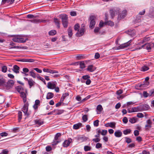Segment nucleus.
<instances>
[{
  "instance_id": "nucleus-38",
  "label": "nucleus",
  "mask_w": 154,
  "mask_h": 154,
  "mask_svg": "<svg viewBox=\"0 0 154 154\" xmlns=\"http://www.w3.org/2000/svg\"><path fill=\"white\" fill-rule=\"evenodd\" d=\"M149 69V68L148 66H144L142 67L141 68V70L142 71H145Z\"/></svg>"
},
{
  "instance_id": "nucleus-61",
  "label": "nucleus",
  "mask_w": 154,
  "mask_h": 154,
  "mask_svg": "<svg viewBox=\"0 0 154 154\" xmlns=\"http://www.w3.org/2000/svg\"><path fill=\"white\" fill-rule=\"evenodd\" d=\"M38 76H37V78H38L41 80L43 82L45 83V79L42 78V77L39 76L38 74H37Z\"/></svg>"
},
{
  "instance_id": "nucleus-55",
  "label": "nucleus",
  "mask_w": 154,
  "mask_h": 154,
  "mask_svg": "<svg viewBox=\"0 0 154 154\" xmlns=\"http://www.w3.org/2000/svg\"><path fill=\"white\" fill-rule=\"evenodd\" d=\"M8 152V151L6 149L3 150L0 154H7Z\"/></svg>"
},
{
  "instance_id": "nucleus-24",
  "label": "nucleus",
  "mask_w": 154,
  "mask_h": 154,
  "mask_svg": "<svg viewBox=\"0 0 154 154\" xmlns=\"http://www.w3.org/2000/svg\"><path fill=\"white\" fill-rule=\"evenodd\" d=\"M138 120V119L136 117H134L131 118L129 119V122L131 123H134L137 122Z\"/></svg>"
},
{
  "instance_id": "nucleus-37",
  "label": "nucleus",
  "mask_w": 154,
  "mask_h": 154,
  "mask_svg": "<svg viewBox=\"0 0 154 154\" xmlns=\"http://www.w3.org/2000/svg\"><path fill=\"white\" fill-rule=\"evenodd\" d=\"M150 39V38L149 37H145L142 41L141 43L143 44L145 42H146L149 41Z\"/></svg>"
},
{
  "instance_id": "nucleus-49",
  "label": "nucleus",
  "mask_w": 154,
  "mask_h": 154,
  "mask_svg": "<svg viewBox=\"0 0 154 154\" xmlns=\"http://www.w3.org/2000/svg\"><path fill=\"white\" fill-rule=\"evenodd\" d=\"M61 135V134L60 133H57L56 134L54 137V140H57L58 139V137H60Z\"/></svg>"
},
{
  "instance_id": "nucleus-3",
  "label": "nucleus",
  "mask_w": 154,
  "mask_h": 154,
  "mask_svg": "<svg viewBox=\"0 0 154 154\" xmlns=\"http://www.w3.org/2000/svg\"><path fill=\"white\" fill-rule=\"evenodd\" d=\"M12 40L14 42H25L26 41V39L22 38L19 36H17L14 37L12 38Z\"/></svg>"
},
{
  "instance_id": "nucleus-59",
  "label": "nucleus",
  "mask_w": 154,
  "mask_h": 154,
  "mask_svg": "<svg viewBox=\"0 0 154 154\" xmlns=\"http://www.w3.org/2000/svg\"><path fill=\"white\" fill-rule=\"evenodd\" d=\"M123 93V91L122 90H118L116 92V94L119 96V95L122 94Z\"/></svg>"
},
{
  "instance_id": "nucleus-13",
  "label": "nucleus",
  "mask_w": 154,
  "mask_h": 154,
  "mask_svg": "<svg viewBox=\"0 0 154 154\" xmlns=\"http://www.w3.org/2000/svg\"><path fill=\"white\" fill-rule=\"evenodd\" d=\"M72 141V139L71 138L68 140H65L63 143V146L65 147H67L69 145Z\"/></svg>"
},
{
  "instance_id": "nucleus-36",
  "label": "nucleus",
  "mask_w": 154,
  "mask_h": 154,
  "mask_svg": "<svg viewBox=\"0 0 154 154\" xmlns=\"http://www.w3.org/2000/svg\"><path fill=\"white\" fill-rule=\"evenodd\" d=\"M55 115H60L63 113V111L62 110L55 109Z\"/></svg>"
},
{
  "instance_id": "nucleus-60",
  "label": "nucleus",
  "mask_w": 154,
  "mask_h": 154,
  "mask_svg": "<svg viewBox=\"0 0 154 154\" xmlns=\"http://www.w3.org/2000/svg\"><path fill=\"white\" fill-rule=\"evenodd\" d=\"M102 147V144L100 143H98L96 144V147L97 149H99Z\"/></svg>"
},
{
  "instance_id": "nucleus-51",
  "label": "nucleus",
  "mask_w": 154,
  "mask_h": 154,
  "mask_svg": "<svg viewBox=\"0 0 154 154\" xmlns=\"http://www.w3.org/2000/svg\"><path fill=\"white\" fill-rule=\"evenodd\" d=\"M80 27L79 25L77 23L76 24L74 27V29L75 31H78L79 30V29Z\"/></svg>"
},
{
  "instance_id": "nucleus-54",
  "label": "nucleus",
  "mask_w": 154,
  "mask_h": 154,
  "mask_svg": "<svg viewBox=\"0 0 154 154\" xmlns=\"http://www.w3.org/2000/svg\"><path fill=\"white\" fill-rule=\"evenodd\" d=\"M107 133V130H102L101 134L102 135H105Z\"/></svg>"
},
{
  "instance_id": "nucleus-58",
  "label": "nucleus",
  "mask_w": 154,
  "mask_h": 154,
  "mask_svg": "<svg viewBox=\"0 0 154 154\" xmlns=\"http://www.w3.org/2000/svg\"><path fill=\"white\" fill-rule=\"evenodd\" d=\"M137 116L138 118H142L143 117L144 115L142 113H137Z\"/></svg>"
},
{
  "instance_id": "nucleus-43",
  "label": "nucleus",
  "mask_w": 154,
  "mask_h": 154,
  "mask_svg": "<svg viewBox=\"0 0 154 154\" xmlns=\"http://www.w3.org/2000/svg\"><path fill=\"white\" fill-rule=\"evenodd\" d=\"M131 130L130 129H127L124 130L123 131V134H124L126 135L131 133Z\"/></svg>"
},
{
  "instance_id": "nucleus-62",
  "label": "nucleus",
  "mask_w": 154,
  "mask_h": 154,
  "mask_svg": "<svg viewBox=\"0 0 154 154\" xmlns=\"http://www.w3.org/2000/svg\"><path fill=\"white\" fill-rule=\"evenodd\" d=\"M70 14L71 16H75L76 15V13L75 11H72L70 12Z\"/></svg>"
},
{
  "instance_id": "nucleus-32",
  "label": "nucleus",
  "mask_w": 154,
  "mask_h": 154,
  "mask_svg": "<svg viewBox=\"0 0 154 154\" xmlns=\"http://www.w3.org/2000/svg\"><path fill=\"white\" fill-rule=\"evenodd\" d=\"M54 21L57 26L58 28H59L60 27V23L59 20L57 18H54Z\"/></svg>"
},
{
  "instance_id": "nucleus-10",
  "label": "nucleus",
  "mask_w": 154,
  "mask_h": 154,
  "mask_svg": "<svg viewBox=\"0 0 154 154\" xmlns=\"http://www.w3.org/2000/svg\"><path fill=\"white\" fill-rule=\"evenodd\" d=\"M56 84V82H49L48 83L47 87L48 88L53 89L55 88Z\"/></svg>"
},
{
  "instance_id": "nucleus-30",
  "label": "nucleus",
  "mask_w": 154,
  "mask_h": 154,
  "mask_svg": "<svg viewBox=\"0 0 154 154\" xmlns=\"http://www.w3.org/2000/svg\"><path fill=\"white\" fill-rule=\"evenodd\" d=\"M68 35L69 38H71L72 35L73 33L72 32V29L70 27L68 29Z\"/></svg>"
},
{
  "instance_id": "nucleus-1",
  "label": "nucleus",
  "mask_w": 154,
  "mask_h": 154,
  "mask_svg": "<svg viewBox=\"0 0 154 154\" xmlns=\"http://www.w3.org/2000/svg\"><path fill=\"white\" fill-rule=\"evenodd\" d=\"M62 24L64 28H66L68 25V17L66 14H62L61 16Z\"/></svg>"
},
{
  "instance_id": "nucleus-63",
  "label": "nucleus",
  "mask_w": 154,
  "mask_h": 154,
  "mask_svg": "<svg viewBox=\"0 0 154 154\" xmlns=\"http://www.w3.org/2000/svg\"><path fill=\"white\" fill-rule=\"evenodd\" d=\"M52 149L51 147L49 146H48L46 147V151L47 152H50V151Z\"/></svg>"
},
{
  "instance_id": "nucleus-50",
  "label": "nucleus",
  "mask_w": 154,
  "mask_h": 154,
  "mask_svg": "<svg viewBox=\"0 0 154 154\" xmlns=\"http://www.w3.org/2000/svg\"><path fill=\"white\" fill-rule=\"evenodd\" d=\"M149 96H154V89H153L149 91Z\"/></svg>"
},
{
  "instance_id": "nucleus-22",
  "label": "nucleus",
  "mask_w": 154,
  "mask_h": 154,
  "mask_svg": "<svg viewBox=\"0 0 154 154\" xmlns=\"http://www.w3.org/2000/svg\"><path fill=\"white\" fill-rule=\"evenodd\" d=\"M40 105V101L38 100H35V104L33 106L34 109H36L38 108V106Z\"/></svg>"
},
{
  "instance_id": "nucleus-44",
  "label": "nucleus",
  "mask_w": 154,
  "mask_h": 154,
  "mask_svg": "<svg viewBox=\"0 0 154 154\" xmlns=\"http://www.w3.org/2000/svg\"><path fill=\"white\" fill-rule=\"evenodd\" d=\"M18 121L20 122L22 118V112L21 111H19L18 113Z\"/></svg>"
},
{
  "instance_id": "nucleus-56",
  "label": "nucleus",
  "mask_w": 154,
  "mask_h": 154,
  "mask_svg": "<svg viewBox=\"0 0 154 154\" xmlns=\"http://www.w3.org/2000/svg\"><path fill=\"white\" fill-rule=\"evenodd\" d=\"M82 119L84 122H86L88 120L87 116L86 115H84L83 116Z\"/></svg>"
},
{
  "instance_id": "nucleus-40",
  "label": "nucleus",
  "mask_w": 154,
  "mask_h": 154,
  "mask_svg": "<svg viewBox=\"0 0 154 154\" xmlns=\"http://www.w3.org/2000/svg\"><path fill=\"white\" fill-rule=\"evenodd\" d=\"M76 58L77 60H81L84 58V55L82 54H79L77 55Z\"/></svg>"
},
{
  "instance_id": "nucleus-9",
  "label": "nucleus",
  "mask_w": 154,
  "mask_h": 154,
  "mask_svg": "<svg viewBox=\"0 0 154 154\" xmlns=\"http://www.w3.org/2000/svg\"><path fill=\"white\" fill-rule=\"evenodd\" d=\"M95 17L94 16H91L90 17V19L91 21L90 24V27L91 28H93L95 25Z\"/></svg>"
},
{
  "instance_id": "nucleus-33",
  "label": "nucleus",
  "mask_w": 154,
  "mask_h": 154,
  "mask_svg": "<svg viewBox=\"0 0 154 154\" xmlns=\"http://www.w3.org/2000/svg\"><path fill=\"white\" fill-rule=\"evenodd\" d=\"M149 14L151 16L154 17V8H150Z\"/></svg>"
},
{
  "instance_id": "nucleus-23",
  "label": "nucleus",
  "mask_w": 154,
  "mask_h": 154,
  "mask_svg": "<svg viewBox=\"0 0 154 154\" xmlns=\"http://www.w3.org/2000/svg\"><path fill=\"white\" fill-rule=\"evenodd\" d=\"M20 68L19 66L16 65H15L13 66V71L16 73H19V70Z\"/></svg>"
},
{
  "instance_id": "nucleus-52",
  "label": "nucleus",
  "mask_w": 154,
  "mask_h": 154,
  "mask_svg": "<svg viewBox=\"0 0 154 154\" xmlns=\"http://www.w3.org/2000/svg\"><path fill=\"white\" fill-rule=\"evenodd\" d=\"M99 121L98 120H96L94 122V126L97 127L99 125Z\"/></svg>"
},
{
  "instance_id": "nucleus-26",
  "label": "nucleus",
  "mask_w": 154,
  "mask_h": 154,
  "mask_svg": "<svg viewBox=\"0 0 154 154\" xmlns=\"http://www.w3.org/2000/svg\"><path fill=\"white\" fill-rule=\"evenodd\" d=\"M35 124L38 125L39 126H40L43 125L44 123L43 121L41 120H36L35 121Z\"/></svg>"
},
{
  "instance_id": "nucleus-11",
  "label": "nucleus",
  "mask_w": 154,
  "mask_h": 154,
  "mask_svg": "<svg viewBox=\"0 0 154 154\" xmlns=\"http://www.w3.org/2000/svg\"><path fill=\"white\" fill-rule=\"evenodd\" d=\"M6 83L5 79L2 76L0 75V86H2L5 88V85H6Z\"/></svg>"
},
{
  "instance_id": "nucleus-2",
  "label": "nucleus",
  "mask_w": 154,
  "mask_h": 154,
  "mask_svg": "<svg viewBox=\"0 0 154 154\" xmlns=\"http://www.w3.org/2000/svg\"><path fill=\"white\" fill-rule=\"evenodd\" d=\"M28 103L27 102L24 103V106L22 109V111L25 116H28L30 114V112H28Z\"/></svg>"
},
{
  "instance_id": "nucleus-20",
  "label": "nucleus",
  "mask_w": 154,
  "mask_h": 154,
  "mask_svg": "<svg viewBox=\"0 0 154 154\" xmlns=\"http://www.w3.org/2000/svg\"><path fill=\"white\" fill-rule=\"evenodd\" d=\"M96 69V68L93 66L91 65L88 66L87 70L90 72H93Z\"/></svg>"
},
{
  "instance_id": "nucleus-21",
  "label": "nucleus",
  "mask_w": 154,
  "mask_h": 154,
  "mask_svg": "<svg viewBox=\"0 0 154 154\" xmlns=\"http://www.w3.org/2000/svg\"><path fill=\"white\" fill-rule=\"evenodd\" d=\"M83 126L82 124L81 123H79L73 125V128L75 129H77Z\"/></svg>"
},
{
  "instance_id": "nucleus-57",
  "label": "nucleus",
  "mask_w": 154,
  "mask_h": 154,
  "mask_svg": "<svg viewBox=\"0 0 154 154\" xmlns=\"http://www.w3.org/2000/svg\"><path fill=\"white\" fill-rule=\"evenodd\" d=\"M23 72H21L22 73H27L29 71V69L27 68H23Z\"/></svg>"
},
{
  "instance_id": "nucleus-46",
  "label": "nucleus",
  "mask_w": 154,
  "mask_h": 154,
  "mask_svg": "<svg viewBox=\"0 0 154 154\" xmlns=\"http://www.w3.org/2000/svg\"><path fill=\"white\" fill-rule=\"evenodd\" d=\"M116 123L114 122H111L109 123V127L112 128H115Z\"/></svg>"
},
{
  "instance_id": "nucleus-27",
  "label": "nucleus",
  "mask_w": 154,
  "mask_h": 154,
  "mask_svg": "<svg viewBox=\"0 0 154 154\" xmlns=\"http://www.w3.org/2000/svg\"><path fill=\"white\" fill-rule=\"evenodd\" d=\"M109 12L112 18L114 17L115 14H117L116 11L113 9L110 10Z\"/></svg>"
},
{
  "instance_id": "nucleus-4",
  "label": "nucleus",
  "mask_w": 154,
  "mask_h": 154,
  "mask_svg": "<svg viewBox=\"0 0 154 154\" xmlns=\"http://www.w3.org/2000/svg\"><path fill=\"white\" fill-rule=\"evenodd\" d=\"M85 32V27L84 25H82L81 28L80 29L78 30V32L76 33V36L78 37H80Z\"/></svg>"
},
{
  "instance_id": "nucleus-41",
  "label": "nucleus",
  "mask_w": 154,
  "mask_h": 154,
  "mask_svg": "<svg viewBox=\"0 0 154 154\" xmlns=\"http://www.w3.org/2000/svg\"><path fill=\"white\" fill-rule=\"evenodd\" d=\"M57 33V32L55 30H51L49 32V34L50 35H55Z\"/></svg>"
},
{
  "instance_id": "nucleus-19",
  "label": "nucleus",
  "mask_w": 154,
  "mask_h": 154,
  "mask_svg": "<svg viewBox=\"0 0 154 154\" xmlns=\"http://www.w3.org/2000/svg\"><path fill=\"white\" fill-rule=\"evenodd\" d=\"M77 139L78 141L83 142L87 140L86 137H85L82 136H79L77 137Z\"/></svg>"
},
{
  "instance_id": "nucleus-64",
  "label": "nucleus",
  "mask_w": 154,
  "mask_h": 154,
  "mask_svg": "<svg viewBox=\"0 0 154 154\" xmlns=\"http://www.w3.org/2000/svg\"><path fill=\"white\" fill-rule=\"evenodd\" d=\"M122 121L124 123H127L128 122L127 118L126 117H124L122 119Z\"/></svg>"
},
{
  "instance_id": "nucleus-35",
  "label": "nucleus",
  "mask_w": 154,
  "mask_h": 154,
  "mask_svg": "<svg viewBox=\"0 0 154 154\" xmlns=\"http://www.w3.org/2000/svg\"><path fill=\"white\" fill-rule=\"evenodd\" d=\"M16 88L17 91L20 93L24 91L23 88L21 86H17Z\"/></svg>"
},
{
  "instance_id": "nucleus-14",
  "label": "nucleus",
  "mask_w": 154,
  "mask_h": 154,
  "mask_svg": "<svg viewBox=\"0 0 154 154\" xmlns=\"http://www.w3.org/2000/svg\"><path fill=\"white\" fill-rule=\"evenodd\" d=\"M149 107V106L146 104L142 105L140 106L139 108L141 110H148Z\"/></svg>"
},
{
  "instance_id": "nucleus-39",
  "label": "nucleus",
  "mask_w": 154,
  "mask_h": 154,
  "mask_svg": "<svg viewBox=\"0 0 154 154\" xmlns=\"http://www.w3.org/2000/svg\"><path fill=\"white\" fill-rule=\"evenodd\" d=\"M105 24L110 26H113L114 25V23L111 21H109L107 22H105Z\"/></svg>"
},
{
  "instance_id": "nucleus-28",
  "label": "nucleus",
  "mask_w": 154,
  "mask_h": 154,
  "mask_svg": "<svg viewBox=\"0 0 154 154\" xmlns=\"http://www.w3.org/2000/svg\"><path fill=\"white\" fill-rule=\"evenodd\" d=\"M54 96L53 93L51 92H48L47 93L46 99H50L52 98Z\"/></svg>"
},
{
  "instance_id": "nucleus-34",
  "label": "nucleus",
  "mask_w": 154,
  "mask_h": 154,
  "mask_svg": "<svg viewBox=\"0 0 154 154\" xmlns=\"http://www.w3.org/2000/svg\"><path fill=\"white\" fill-rule=\"evenodd\" d=\"M77 63L79 64L80 67L81 69H83L85 67V65L83 61H81Z\"/></svg>"
},
{
  "instance_id": "nucleus-29",
  "label": "nucleus",
  "mask_w": 154,
  "mask_h": 154,
  "mask_svg": "<svg viewBox=\"0 0 154 154\" xmlns=\"http://www.w3.org/2000/svg\"><path fill=\"white\" fill-rule=\"evenodd\" d=\"M90 78V76L88 75H83L82 77V79H81V81L82 82L84 83L85 82V81L83 80H87L89 78Z\"/></svg>"
},
{
  "instance_id": "nucleus-12",
  "label": "nucleus",
  "mask_w": 154,
  "mask_h": 154,
  "mask_svg": "<svg viewBox=\"0 0 154 154\" xmlns=\"http://www.w3.org/2000/svg\"><path fill=\"white\" fill-rule=\"evenodd\" d=\"M146 124L145 126V128L147 130L149 128H150L152 127V122L149 119H148L146 121Z\"/></svg>"
},
{
  "instance_id": "nucleus-48",
  "label": "nucleus",
  "mask_w": 154,
  "mask_h": 154,
  "mask_svg": "<svg viewBox=\"0 0 154 154\" xmlns=\"http://www.w3.org/2000/svg\"><path fill=\"white\" fill-rule=\"evenodd\" d=\"M91 148L90 147L88 146H85L84 147V149L85 151H90L91 150Z\"/></svg>"
},
{
  "instance_id": "nucleus-18",
  "label": "nucleus",
  "mask_w": 154,
  "mask_h": 154,
  "mask_svg": "<svg viewBox=\"0 0 154 154\" xmlns=\"http://www.w3.org/2000/svg\"><path fill=\"white\" fill-rule=\"evenodd\" d=\"M127 11L125 10L123 11L121 13L118 15V17L119 18L120 17L121 19L124 18L126 15Z\"/></svg>"
},
{
  "instance_id": "nucleus-7",
  "label": "nucleus",
  "mask_w": 154,
  "mask_h": 154,
  "mask_svg": "<svg viewBox=\"0 0 154 154\" xmlns=\"http://www.w3.org/2000/svg\"><path fill=\"white\" fill-rule=\"evenodd\" d=\"M14 82L12 80H9L7 83L6 82V85H5L4 88L7 89H9L11 88L14 85Z\"/></svg>"
},
{
  "instance_id": "nucleus-5",
  "label": "nucleus",
  "mask_w": 154,
  "mask_h": 154,
  "mask_svg": "<svg viewBox=\"0 0 154 154\" xmlns=\"http://www.w3.org/2000/svg\"><path fill=\"white\" fill-rule=\"evenodd\" d=\"M131 40H130L128 42L120 45L117 47V49L118 50L122 49L129 46L131 45Z\"/></svg>"
},
{
  "instance_id": "nucleus-53",
  "label": "nucleus",
  "mask_w": 154,
  "mask_h": 154,
  "mask_svg": "<svg viewBox=\"0 0 154 154\" xmlns=\"http://www.w3.org/2000/svg\"><path fill=\"white\" fill-rule=\"evenodd\" d=\"M5 100V98L3 97L0 96V104L4 103Z\"/></svg>"
},
{
  "instance_id": "nucleus-6",
  "label": "nucleus",
  "mask_w": 154,
  "mask_h": 154,
  "mask_svg": "<svg viewBox=\"0 0 154 154\" xmlns=\"http://www.w3.org/2000/svg\"><path fill=\"white\" fill-rule=\"evenodd\" d=\"M154 46V44L153 43H150L147 44H145L141 46L142 48L146 49L148 50H150Z\"/></svg>"
},
{
  "instance_id": "nucleus-45",
  "label": "nucleus",
  "mask_w": 154,
  "mask_h": 154,
  "mask_svg": "<svg viewBox=\"0 0 154 154\" xmlns=\"http://www.w3.org/2000/svg\"><path fill=\"white\" fill-rule=\"evenodd\" d=\"M143 95L144 97L146 98L147 97L149 96V93L148 94L146 91H143Z\"/></svg>"
},
{
  "instance_id": "nucleus-42",
  "label": "nucleus",
  "mask_w": 154,
  "mask_h": 154,
  "mask_svg": "<svg viewBox=\"0 0 154 154\" xmlns=\"http://www.w3.org/2000/svg\"><path fill=\"white\" fill-rule=\"evenodd\" d=\"M7 67L5 66H4L2 67V71L4 73H5L7 72Z\"/></svg>"
},
{
  "instance_id": "nucleus-25",
  "label": "nucleus",
  "mask_w": 154,
  "mask_h": 154,
  "mask_svg": "<svg viewBox=\"0 0 154 154\" xmlns=\"http://www.w3.org/2000/svg\"><path fill=\"white\" fill-rule=\"evenodd\" d=\"M28 83L29 85V88H31L32 86L35 85V82L32 79H29Z\"/></svg>"
},
{
  "instance_id": "nucleus-16",
  "label": "nucleus",
  "mask_w": 154,
  "mask_h": 154,
  "mask_svg": "<svg viewBox=\"0 0 154 154\" xmlns=\"http://www.w3.org/2000/svg\"><path fill=\"white\" fill-rule=\"evenodd\" d=\"M103 109V108L101 105L99 104L97 106L96 108L97 114H100Z\"/></svg>"
},
{
  "instance_id": "nucleus-47",
  "label": "nucleus",
  "mask_w": 154,
  "mask_h": 154,
  "mask_svg": "<svg viewBox=\"0 0 154 154\" xmlns=\"http://www.w3.org/2000/svg\"><path fill=\"white\" fill-rule=\"evenodd\" d=\"M30 75L33 78H35L37 76L36 74L33 71L30 72Z\"/></svg>"
},
{
  "instance_id": "nucleus-31",
  "label": "nucleus",
  "mask_w": 154,
  "mask_h": 154,
  "mask_svg": "<svg viewBox=\"0 0 154 154\" xmlns=\"http://www.w3.org/2000/svg\"><path fill=\"white\" fill-rule=\"evenodd\" d=\"M26 46H23L21 47L20 46H13L10 47V49H13V48H17V49H26Z\"/></svg>"
},
{
  "instance_id": "nucleus-8",
  "label": "nucleus",
  "mask_w": 154,
  "mask_h": 154,
  "mask_svg": "<svg viewBox=\"0 0 154 154\" xmlns=\"http://www.w3.org/2000/svg\"><path fill=\"white\" fill-rule=\"evenodd\" d=\"M149 85V82H146L145 83L141 84L139 85V88H138V89H146Z\"/></svg>"
},
{
  "instance_id": "nucleus-15",
  "label": "nucleus",
  "mask_w": 154,
  "mask_h": 154,
  "mask_svg": "<svg viewBox=\"0 0 154 154\" xmlns=\"http://www.w3.org/2000/svg\"><path fill=\"white\" fill-rule=\"evenodd\" d=\"M122 132L119 130H118L115 131L114 133V135L117 137H120L122 136Z\"/></svg>"
},
{
  "instance_id": "nucleus-17",
  "label": "nucleus",
  "mask_w": 154,
  "mask_h": 154,
  "mask_svg": "<svg viewBox=\"0 0 154 154\" xmlns=\"http://www.w3.org/2000/svg\"><path fill=\"white\" fill-rule=\"evenodd\" d=\"M20 93L21 97L23 98V102L25 103L26 100V93L24 92V91H22Z\"/></svg>"
}]
</instances>
